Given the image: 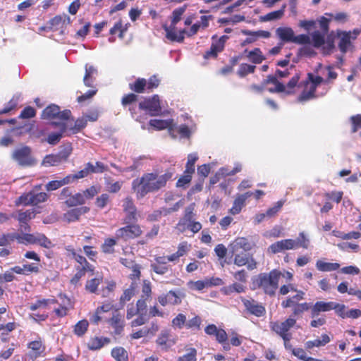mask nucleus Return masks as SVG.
I'll use <instances>...</instances> for the list:
<instances>
[{"label":"nucleus","instance_id":"1","mask_svg":"<svg viewBox=\"0 0 361 361\" xmlns=\"http://www.w3.org/2000/svg\"><path fill=\"white\" fill-rule=\"evenodd\" d=\"M173 171L166 169L164 174L157 172L145 173L140 178L132 181L131 188L135 193L136 198H144L148 193L155 192L166 187L167 182L172 179Z\"/></svg>","mask_w":361,"mask_h":361},{"label":"nucleus","instance_id":"2","mask_svg":"<svg viewBox=\"0 0 361 361\" xmlns=\"http://www.w3.org/2000/svg\"><path fill=\"white\" fill-rule=\"evenodd\" d=\"M255 244L245 237H238L229 245V250L234 257L233 263L238 267L247 266L249 270L257 268V263L249 253Z\"/></svg>","mask_w":361,"mask_h":361},{"label":"nucleus","instance_id":"3","mask_svg":"<svg viewBox=\"0 0 361 361\" xmlns=\"http://www.w3.org/2000/svg\"><path fill=\"white\" fill-rule=\"evenodd\" d=\"M282 275L280 270L274 269L269 273H260L253 280L255 288L260 289L270 297L275 295L279 288V279Z\"/></svg>","mask_w":361,"mask_h":361},{"label":"nucleus","instance_id":"4","mask_svg":"<svg viewBox=\"0 0 361 361\" xmlns=\"http://www.w3.org/2000/svg\"><path fill=\"white\" fill-rule=\"evenodd\" d=\"M323 81L324 79L322 77L319 75L314 76L312 73H309L307 74V80L302 82L305 89L298 97V102L303 103L312 99H315L317 97L316 90L317 86L323 82Z\"/></svg>","mask_w":361,"mask_h":361},{"label":"nucleus","instance_id":"5","mask_svg":"<svg viewBox=\"0 0 361 361\" xmlns=\"http://www.w3.org/2000/svg\"><path fill=\"white\" fill-rule=\"evenodd\" d=\"M296 325V319L287 318L283 322H270V329L271 331L280 336L284 343V346L287 347L292 338V334L290 330Z\"/></svg>","mask_w":361,"mask_h":361},{"label":"nucleus","instance_id":"6","mask_svg":"<svg viewBox=\"0 0 361 361\" xmlns=\"http://www.w3.org/2000/svg\"><path fill=\"white\" fill-rule=\"evenodd\" d=\"M345 305L335 302L317 301L311 309V318L317 317L321 312H329L334 310L336 314L344 319L346 317Z\"/></svg>","mask_w":361,"mask_h":361},{"label":"nucleus","instance_id":"7","mask_svg":"<svg viewBox=\"0 0 361 361\" xmlns=\"http://www.w3.org/2000/svg\"><path fill=\"white\" fill-rule=\"evenodd\" d=\"M49 198V195L44 192H35L31 190L28 192L22 194L15 202L16 205H33L37 206L40 203L46 202Z\"/></svg>","mask_w":361,"mask_h":361},{"label":"nucleus","instance_id":"8","mask_svg":"<svg viewBox=\"0 0 361 361\" xmlns=\"http://www.w3.org/2000/svg\"><path fill=\"white\" fill-rule=\"evenodd\" d=\"M12 159L23 167H29L36 164V160L32 155V149L28 146L16 149L11 156Z\"/></svg>","mask_w":361,"mask_h":361},{"label":"nucleus","instance_id":"9","mask_svg":"<svg viewBox=\"0 0 361 361\" xmlns=\"http://www.w3.org/2000/svg\"><path fill=\"white\" fill-rule=\"evenodd\" d=\"M71 116V111L69 109L60 110V107L54 104L47 106L42 113V118L53 120L59 119L61 121H67Z\"/></svg>","mask_w":361,"mask_h":361},{"label":"nucleus","instance_id":"10","mask_svg":"<svg viewBox=\"0 0 361 361\" xmlns=\"http://www.w3.org/2000/svg\"><path fill=\"white\" fill-rule=\"evenodd\" d=\"M142 234V230L137 224H126L125 226L121 227L116 230V238L128 241L129 240L137 238Z\"/></svg>","mask_w":361,"mask_h":361},{"label":"nucleus","instance_id":"11","mask_svg":"<svg viewBox=\"0 0 361 361\" xmlns=\"http://www.w3.org/2000/svg\"><path fill=\"white\" fill-rule=\"evenodd\" d=\"M139 108L141 110L147 111L151 116H159L161 113V106L159 95L154 94L152 97L145 98L139 103Z\"/></svg>","mask_w":361,"mask_h":361},{"label":"nucleus","instance_id":"12","mask_svg":"<svg viewBox=\"0 0 361 361\" xmlns=\"http://www.w3.org/2000/svg\"><path fill=\"white\" fill-rule=\"evenodd\" d=\"M245 310L249 314L257 317H263L266 314V309L264 305L252 298H245L240 297Z\"/></svg>","mask_w":361,"mask_h":361},{"label":"nucleus","instance_id":"13","mask_svg":"<svg viewBox=\"0 0 361 361\" xmlns=\"http://www.w3.org/2000/svg\"><path fill=\"white\" fill-rule=\"evenodd\" d=\"M149 125L157 130L167 129L169 135L172 138L176 139L177 137L176 126L171 118L168 120L151 119Z\"/></svg>","mask_w":361,"mask_h":361},{"label":"nucleus","instance_id":"14","mask_svg":"<svg viewBox=\"0 0 361 361\" xmlns=\"http://www.w3.org/2000/svg\"><path fill=\"white\" fill-rule=\"evenodd\" d=\"M296 249L295 240L283 239L276 241L270 245L267 249V252L272 255L283 252L288 250Z\"/></svg>","mask_w":361,"mask_h":361},{"label":"nucleus","instance_id":"15","mask_svg":"<svg viewBox=\"0 0 361 361\" xmlns=\"http://www.w3.org/2000/svg\"><path fill=\"white\" fill-rule=\"evenodd\" d=\"M90 212V207L82 206L67 211L63 214V219L68 223L77 221L80 219L81 215L87 214Z\"/></svg>","mask_w":361,"mask_h":361},{"label":"nucleus","instance_id":"16","mask_svg":"<svg viewBox=\"0 0 361 361\" xmlns=\"http://www.w3.org/2000/svg\"><path fill=\"white\" fill-rule=\"evenodd\" d=\"M204 332L209 336H214L216 341L224 343L228 339V335L223 329H218L215 324H209L204 329Z\"/></svg>","mask_w":361,"mask_h":361},{"label":"nucleus","instance_id":"17","mask_svg":"<svg viewBox=\"0 0 361 361\" xmlns=\"http://www.w3.org/2000/svg\"><path fill=\"white\" fill-rule=\"evenodd\" d=\"M151 268L156 274L164 275L169 271L170 266L168 264L165 256H158L154 257V262L151 264Z\"/></svg>","mask_w":361,"mask_h":361},{"label":"nucleus","instance_id":"18","mask_svg":"<svg viewBox=\"0 0 361 361\" xmlns=\"http://www.w3.org/2000/svg\"><path fill=\"white\" fill-rule=\"evenodd\" d=\"M157 344L165 351L173 346L176 340L171 338L169 332L166 330L162 331L156 340Z\"/></svg>","mask_w":361,"mask_h":361},{"label":"nucleus","instance_id":"19","mask_svg":"<svg viewBox=\"0 0 361 361\" xmlns=\"http://www.w3.org/2000/svg\"><path fill=\"white\" fill-rule=\"evenodd\" d=\"M51 124L54 127H58L60 130L59 133H52L47 138V142L51 145H55L61 140L63 133L66 131L67 126L63 122H51Z\"/></svg>","mask_w":361,"mask_h":361},{"label":"nucleus","instance_id":"20","mask_svg":"<svg viewBox=\"0 0 361 361\" xmlns=\"http://www.w3.org/2000/svg\"><path fill=\"white\" fill-rule=\"evenodd\" d=\"M252 195L253 193L250 191L246 192L244 194L238 195L233 201V206L230 209L229 212L233 215L239 214L245 206L246 200Z\"/></svg>","mask_w":361,"mask_h":361},{"label":"nucleus","instance_id":"21","mask_svg":"<svg viewBox=\"0 0 361 361\" xmlns=\"http://www.w3.org/2000/svg\"><path fill=\"white\" fill-rule=\"evenodd\" d=\"M27 348L30 349V357L32 359H37L42 356L46 349L40 338L38 340L32 341L27 344Z\"/></svg>","mask_w":361,"mask_h":361},{"label":"nucleus","instance_id":"22","mask_svg":"<svg viewBox=\"0 0 361 361\" xmlns=\"http://www.w3.org/2000/svg\"><path fill=\"white\" fill-rule=\"evenodd\" d=\"M269 84L275 85L274 87L268 88V91L270 93H276V92H283L286 89V86L281 82L278 80V78L275 75H269L267 76V78L262 81L263 85H267Z\"/></svg>","mask_w":361,"mask_h":361},{"label":"nucleus","instance_id":"23","mask_svg":"<svg viewBox=\"0 0 361 361\" xmlns=\"http://www.w3.org/2000/svg\"><path fill=\"white\" fill-rule=\"evenodd\" d=\"M103 276L97 274L94 278L88 279L85 282V290L90 293L99 294L98 290L99 286L103 282Z\"/></svg>","mask_w":361,"mask_h":361},{"label":"nucleus","instance_id":"24","mask_svg":"<svg viewBox=\"0 0 361 361\" xmlns=\"http://www.w3.org/2000/svg\"><path fill=\"white\" fill-rule=\"evenodd\" d=\"M70 23V17L66 14L56 16L49 20L50 27L54 30L63 28L64 26Z\"/></svg>","mask_w":361,"mask_h":361},{"label":"nucleus","instance_id":"25","mask_svg":"<svg viewBox=\"0 0 361 361\" xmlns=\"http://www.w3.org/2000/svg\"><path fill=\"white\" fill-rule=\"evenodd\" d=\"M159 330V326L156 324H152L151 327H144L130 335L132 339H138L142 337H145L148 335L154 336L156 332Z\"/></svg>","mask_w":361,"mask_h":361},{"label":"nucleus","instance_id":"26","mask_svg":"<svg viewBox=\"0 0 361 361\" xmlns=\"http://www.w3.org/2000/svg\"><path fill=\"white\" fill-rule=\"evenodd\" d=\"M164 30L166 31V37L171 42H183L184 40V34L185 33V30H183L177 33L175 30V26L173 25V27H169L167 26L164 27Z\"/></svg>","mask_w":361,"mask_h":361},{"label":"nucleus","instance_id":"27","mask_svg":"<svg viewBox=\"0 0 361 361\" xmlns=\"http://www.w3.org/2000/svg\"><path fill=\"white\" fill-rule=\"evenodd\" d=\"M277 36L284 42H293L294 39V31L288 27H280L276 30Z\"/></svg>","mask_w":361,"mask_h":361},{"label":"nucleus","instance_id":"28","mask_svg":"<svg viewBox=\"0 0 361 361\" xmlns=\"http://www.w3.org/2000/svg\"><path fill=\"white\" fill-rule=\"evenodd\" d=\"M313 305H312L311 303L309 302H302V303H296L294 305V307H293V312L289 316L288 318H293V319H298L300 317H302V314L309 310H311Z\"/></svg>","mask_w":361,"mask_h":361},{"label":"nucleus","instance_id":"29","mask_svg":"<svg viewBox=\"0 0 361 361\" xmlns=\"http://www.w3.org/2000/svg\"><path fill=\"white\" fill-rule=\"evenodd\" d=\"M111 340L106 337H93L90 339L87 347L90 350H97L102 348L104 345L109 344Z\"/></svg>","mask_w":361,"mask_h":361},{"label":"nucleus","instance_id":"30","mask_svg":"<svg viewBox=\"0 0 361 361\" xmlns=\"http://www.w3.org/2000/svg\"><path fill=\"white\" fill-rule=\"evenodd\" d=\"M147 80L143 78H137L133 82L129 83V88L137 94L147 92Z\"/></svg>","mask_w":361,"mask_h":361},{"label":"nucleus","instance_id":"31","mask_svg":"<svg viewBox=\"0 0 361 361\" xmlns=\"http://www.w3.org/2000/svg\"><path fill=\"white\" fill-rule=\"evenodd\" d=\"M350 32H342L340 35V41L338 42V48L342 54H345L348 48L352 45L350 41Z\"/></svg>","mask_w":361,"mask_h":361},{"label":"nucleus","instance_id":"32","mask_svg":"<svg viewBox=\"0 0 361 361\" xmlns=\"http://www.w3.org/2000/svg\"><path fill=\"white\" fill-rule=\"evenodd\" d=\"M331 341L329 336L326 334H322L321 339L317 338L313 341H308L305 343V348L309 350L314 347L324 346Z\"/></svg>","mask_w":361,"mask_h":361},{"label":"nucleus","instance_id":"33","mask_svg":"<svg viewBox=\"0 0 361 361\" xmlns=\"http://www.w3.org/2000/svg\"><path fill=\"white\" fill-rule=\"evenodd\" d=\"M97 71L92 66H85V73L83 78V82L87 87H93L94 81V75H97Z\"/></svg>","mask_w":361,"mask_h":361},{"label":"nucleus","instance_id":"34","mask_svg":"<svg viewBox=\"0 0 361 361\" xmlns=\"http://www.w3.org/2000/svg\"><path fill=\"white\" fill-rule=\"evenodd\" d=\"M75 270L76 273L74 274V276L71 278L70 281L71 283L75 286L77 285L80 281V279L85 276L86 273H90L92 275H93L94 272V269H88V268L76 266Z\"/></svg>","mask_w":361,"mask_h":361},{"label":"nucleus","instance_id":"35","mask_svg":"<svg viewBox=\"0 0 361 361\" xmlns=\"http://www.w3.org/2000/svg\"><path fill=\"white\" fill-rule=\"evenodd\" d=\"M119 239L115 238H108L104 239V243L101 245L102 252L104 254H114L115 252L114 247L117 244Z\"/></svg>","mask_w":361,"mask_h":361},{"label":"nucleus","instance_id":"36","mask_svg":"<svg viewBox=\"0 0 361 361\" xmlns=\"http://www.w3.org/2000/svg\"><path fill=\"white\" fill-rule=\"evenodd\" d=\"M316 268L320 271H332L338 269L340 268V264L336 262H326L319 259L316 262Z\"/></svg>","mask_w":361,"mask_h":361},{"label":"nucleus","instance_id":"37","mask_svg":"<svg viewBox=\"0 0 361 361\" xmlns=\"http://www.w3.org/2000/svg\"><path fill=\"white\" fill-rule=\"evenodd\" d=\"M111 326L114 329V334L119 335L123 330V321L120 314H116L109 319Z\"/></svg>","mask_w":361,"mask_h":361},{"label":"nucleus","instance_id":"38","mask_svg":"<svg viewBox=\"0 0 361 361\" xmlns=\"http://www.w3.org/2000/svg\"><path fill=\"white\" fill-rule=\"evenodd\" d=\"M247 57L253 63L259 64L266 59L259 48H255L248 51Z\"/></svg>","mask_w":361,"mask_h":361},{"label":"nucleus","instance_id":"39","mask_svg":"<svg viewBox=\"0 0 361 361\" xmlns=\"http://www.w3.org/2000/svg\"><path fill=\"white\" fill-rule=\"evenodd\" d=\"M167 297L169 298V304L176 305L181 303V298H184L185 297V294L180 290H178V291L169 290L167 293Z\"/></svg>","mask_w":361,"mask_h":361},{"label":"nucleus","instance_id":"40","mask_svg":"<svg viewBox=\"0 0 361 361\" xmlns=\"http://www.w3.org/2000/svg\"><path fill=\"white\" fill-rule=\"evenodd\" d=\"M35 216V210L34 209H27L25 212L19 211L18 216V220L20 224H24L25 226V230L29 229V226L27 225V221H29L30 219H33Z\"/></svg>","mask_w":361,"mask_h":361},{"label":"nucleus","instance_id":"41","mask_svg":"<svg viewBox=\"0 0 361 361\" xmlns=\"http://www.w3.org/2000/svg\"><path fill=\"white\" fill-rule=\"evenodd\" d=\"M64 202L68 207H73L79 205L82 206L85 204L83 197L80 192L72 195V196L65 200Z\"/></svg>","mask_w":361,"mask_h":361},{"label":"nucleus","instance_id":"42","mask_svg":"<svg viewBox=\"0 0 361 361\" xmlns=\"http://www.w3.org/2000/svg\"><path fill=\"white\" fill-rule=\"evenodd\" d=\"M57 302L58 301L55 298L39 299L30 305V310L32 311H35L39 308H45L49 304H56Z\"/></svg>","mask_w":361,"mask_h":361},{"label":"nucleus","instance_id":"43","mask_svg":"<svg viewBox=\"0 0 361 361\" xmlns=\"http://www.w3.org/2000/svg\"><path fill=\"white\" fill-rule=\"evenodd\" d=\"M228 39V37L227 35H222L219 38L216 35H214L212 37V42L211 47L220 53L224 49L225 44Z\"/></svg>","mask_w":361,"mask_h":361},{"label":"nucleus","instance_id":"44","mask_svg":"<svg viewBox=\"0 0 361 361\" xmlns=\"http://www.w3.org/2000/svg\"><path fill=\"white\" fill-rule=\"evenodd\" d=\"M111 354L116 361H128V352L123 347L114 348Z\"/></svg>","mask_w":361,"mask_h":361},{"label":"nucleus","instance_id":"45","mask_svg":"<svg viewBox=\"0 0 361 361\" xmlns=\"http://www.w3.org/2000/svg\"><path fill=\"white\" fill-rule=\"evenodd\" d=\"M88 327V321L87 319H82L75 324L73 326V332L77 336L81 337L87 331Z\"/></svg>","mask_w":361,"mask_h":361},{"label":"nucleus","instance_id":"46","mask_svg":"<svg viewBox=\"0 0 361 361\" xmlns=\"http://www.w3.org/2000/svg\"><path fill=\"white\" fill-rule=\"evenodd\" d=\"M286 5H283L282 8L278 11H274L266 14L261 17L262 21H271L274 20H278L281 18L284 15L285 8Z\"/></svg>","mask_w":361,"mask_h":361},{"label":"nucleus","instance_id":"47","mask_svg":"<svg viewBox=\"0 0 361 361\" xmlns=\"http://www.w3.org/2000/svg\"><path fill=\"white\" fill-rule=\"evenodd\" d=\"M300 78V73H295L288 81L286 86L285 91L286 94H293L295 93V87L297 86Z\"/></svg>","mask_w":361,"mask_h":361},{"label":"nucleus","instance_id":"48","mask_svg":"<svg viewBox=\"0 0 361 361\" xmlns=\"http://www.w3.org/2000/svg\"><path fill=\"white\" fill-rule=\"evenodd\" d=\"M223 291L226 295H231L233 293H241L245 291V287L238 283H233L231 285L224 288Z\"/></svg>","mask_w":361,"mask_h":361},{"label":"nucleus","instance_id":"49","mask_svg":"<svg viewBox=\"0 0 361 361\" xmlns=\"http://www.w3.org/2000/svg\"><path fill=\"white\" fill-rule=\"evenodd\" d=\"M62 163L57 154H50L44 157L42 164L45 166H58Z\"/></svg>","mask_w":361,"mask_h":361},{"label":"nucleus","instance_id":"50","mask_svg":"<svg viewBox=\"0 0 361 361\" xmlns=\"http://www.w3.org/2000/svg\"><path fill=\"white\" fill-rule=\"evenodd\" d=\"M135 293V286L133 283H131L130 287L126 289L120 298V302L124 305L126 302H128L134 296Z\"/></svg>","mask_w":361,"mask_h":361},{"label":"nucleus","instance_id":"51","mask_svg":"<svg viewBox=\"0 0 361 361\" xmlns=\"http://www.w3.org/2000/svg\"><path fill=\"white\" fill-rule=\"evenodd\" d=\"M256 69V66L247 63H241L237 71V74L240 78H244L250 73H253Z\"/></svg>","mask_w":361,"mask_h":361},{"label":"nucleus","instance_id":"52","mask_svg":"<svg viewBox=\"0 0 361 361\" xmlns=\"http://www.w3.org/2000/svg\"><path fill=\"white\" fill-rule=\"evenodd\" d=\"M99 192V187L96 185H92L91 187L81 192V194L82 196L83 197V200H85V203L87 200H92L94 197Z\"/></svg>","mask_w":361,"mask_h":361},{"label":"nucleus","instance_id":"53","mask_svg":"<svg viewBox=\"0 0 361 361\" xmlns=\"http://www.w3.org/2000/svg\"><path fill=\"white\" fill-rule=\"evenodd\" d=\"M87 125V118L83 116L78 118L75 121L74 126L71 128V131L73 134H76L84 129Z\"/></svg>","mask_w":361,"mask_h":361},{"label":"nucleus","instance_id":"54","mask_svg":"<svg viewBox=\"0 0 361 361\" xmlns=\"http://www.w3.org/2000/svg\"><path fill=\"white\" fill-rule=\"evenodd\" d=\"M160 79L157 75H153L147 80V92H152L154 89H157L160 85Z\"/></svg>","mask_w":361,"mask_h":361},{"label":"nucleus","instance_id":"55","mask_svg":"<svg viewBox=\"0 0 361 361\" xmlns=\"http://www.w3.org/2000/svg\"><path fill=\"white\" fill-rule=\"evenodd\" d=\"M36 244L47 249L52 248L54 246L51 240H49L44 234L42 233L37 235Z\"/></svg>","mask_w":361,"mask_h":361},{"label":"nucleus","instance_id":"56","mask_svg":"<svg viewBox=\"0 0 361 361\" xmlns=\"http://www.w3.org/2000/svg\"><path fill=\"white\" fill-rule=\"evenodd\" d=\"M325 35L319 31H315L312 34V43L314 47H320L325 42Z\"/></svg>","mask_w":361,"mask_h":361},{"label":"nucleus","instance_id":"57","mask_svg":"<svg viewBox=\"0 0 361 361\" xmlns=\"http://www.w3.org/2000/svg\"><path fill=\"white\" fill-rule=\"evenodd\" d=\"M72 146L71 144L65 145L62 147V149L56 153L62 162H65L68 160L69 156L72 152Z\"/></svg>","mask_w":361,"mask_h":361},{"label":"nucleus","instance_id":"58","mask_svg":"<svg viewBox=\"0 0 361 361\" xmlns=\"http://www.w3.org/2000/svg\"><path fill=\"white\" fill-rule=\"evenodd\" d=\"M202 324V319L196 315L188 322L186 321L185 327L188 329L200 330Z\"/></svg>","mask_w":361,"mask_h":361},{"label":"nucleus","instance_id":"59","mask_svg":"<svg viewBox=\"0 0 361 361\" xmlns=\"http://www.w3.org/2000/svg\"><path fill=\"white\" fill-rule=\"evenodd\" d=\"M126 30L123 27V23L121 20L116 22L114 25L110 29L109 34L111 35H114L117 32H118V37L121 39H123L125 35Z\"/></svg>","mask_w":361,"mask_h":361},{"label":"nucleus","instance_id":"60","mask_svg":"<svg viewBox=\"0 0 361 361\" xmlns=\"http://www.w3.org/2000/svg\"><path fill=\"white\" fill-rule=\"evenodd\" d=\"M188 287L191 290H202L204 288H207L206 280H198L196 281H189L187 283Z\"/></svg>","mask_w":361,"mask_h":361},{"label":"nucleus","instance_id":"61","mask_svg":"<svg viewBox=\"0 0 361 361\" xmlns=\"http://www.w3.org/2000/svg\"><path fill=\"white\" fill-rule=\"evenodd\" d=\"M185 10H186V5H184L181 7L177 8L173 10V11L172 13L173 17H172V20H171L172 25L175 26L177 24V23H178L180 20L181 16H183V14L185 11Z\"/></svg>","mask_w":361,"mask_h":361},{"label":"nucleus","instance_id":"62","mask_svg":"<svg viewBox=\"0 0 361 361\" xmlns=\"http://www.w3.org/2000/svg\"><path fill=\"white\" fill-rule=\"evenodd\" d=\"M186 319V316L185 314L179 313L172 319V326L181 329L184 326H185Z\"/></svg>","mask_w":361,"mask_h":361},{"label":"nucleus","instance_id":"63","mask_svg":"<svg viewBox=\"0 0 361 361\" xmlns=\"http://www.w3.org/2000/svg\"><path fill=\"white\" fill-rule=\"evenodd\" d=\"M138 100V96L135 93L125 94L121 99V104L123 107L130 106Z\"/></svg>","mask_w":361,"mask_h":361},{"label":"nucleus","instance_id":"64","mask_svg":"<svg viewBox=\"0 0 361 361\" xmlns=\"http://www.w3.org/2000/svg\"><path fill=\"white\" fill-rule=\"evenodd\" d=\"M197 350L195 348L189 349V353L180 356L177 361H196L197 360Z\"/></svg>","mask_w":361,"mask_h":361}]
</instances>
